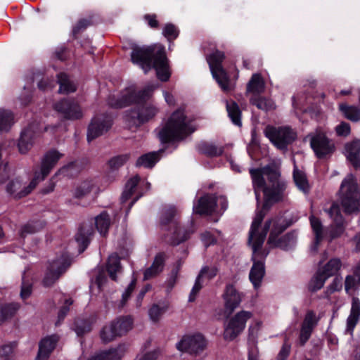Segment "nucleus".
I'll list each match as a JSON object with an SVG mask.
<instances>
[{
	"mask_svg": "<svg viewBox=\"0 0 360 360\" xmlns=\"http://www.w3.org/2000/svg\"><path fill=\"white\" fill-rule=\"evenodd\" d=\"M270 205L271 204L258 205L249 231L248 243L252 250V259L253 261L249 274V279L253 288L256 290L262 286L265 276L264 259L269 254L268 250L262 249L269 225L266 224L262 228L260 222L269 210Z\"/></svg>",
	"mask_w": 360,
	"mask_h": 360,
	"instance_id": "f257e3e1",
	"label": "nucleus"
},
{
	"mask_svg": "<svg viewBox=\"0 0 360 360\" xmlns=\"http://www.w3.org/2000/svg\"><path fill=\"white\" fill-rule=\"evenodd\" d=\"M194 131L186 122L184 111H174L158 133V138L163 144L181 141Z\"/></svg>",
	"mask_w": 360,
	"mask_h": 360,
	"instance_id": "f03ea898",
	"label": "nucleus"
},
{
	"mask_svg": "<svg viewBox=\"0 0 360 360\" xmlns=\"http://www.w3.org/2000/svg\"><path fill=\"white\" fill-rule=\"evenodd\" d=\"M264 134L277 149L283 151L297 138L296 131L289 126L276 127L269 124L265 127Z\"/></svg>",
	"mask_w": 360,
	"mask_h": 360,
	"instance_id": "7ed1b4c3",
	"label": "nucleus"
},
{
	"mask_svg": "<svg viewBox=\"0 0 360 360\" xmlns=\"http://www.w3.org/2000/svg\"><path fill=\"white\" fill-rule=\"evenodd\" d=\"M143 89H150L151 90L148 98L144 102L134 103L136 106L129 110L127 114L129 120L139 126L151 120L158 112L157 107L151 103H148V101L153 96L155 87L150 85Z\"/></svg>",
	"mask_w": 360,
	"mask_h": 360,
	"instance_id": "20e7f679",
	"label": "nucleus"
},
{
	"mask_svg": "<svg viewBox=\"0 0 360 360\" xmlns=\"http://www.w3.org/2000/svg\"><path fill=\"white\" fill-rule=\"evenodd\" d=\"M225 58L223 51L215 50L207 57V61L213 77L224 91H230V79L222 63Z\"/></svg>",
	"mask_w": 360,
	"mask_h": 360,
	"instance_id": "39448f33",
	"label": "nucleus"
},
{
	"mask_svg": "<svg viewBox=\"0 0 360 360\" xmlns=\"http://www.w3.org/2000/svg\"><path fill=\"white\" fill-rule=\"evenodd\" d=\"M150 91V89H142L139 91L131 90L121 96L110 95L107 103L111 108L122 109L134 103L144 102L148 98Z\"/></svg>",
	"mask_w": 360,
	"mask_h": 360,
	"instance_id": "423d86ee",
	"label": "nucleus"
},
{
	"mask_svg": "<svg viewBox=\"0 0 360 360\" xmlns=\"http://www.w3.org/2000/svg\"><path fill=\"white\" fill-rule=\"evenodd\" d=\"M159 45L147 46H136L132 48L131 60L134 64L138 65L146 73L152 69L153 61L155 59L156 51Z\"/></svg>",
	"mask_w": 360,
	"mask_h": 360,
	"instance_id": "0eeeda50",
	"label": "nucleus"
},
{
	"mask_svg": "<svg viewBox=\"0 0 360 360\" xmlns=\"http://www.w3.org/2000/svg\"><path fill=\"white\" fill-rule=\"evenodd\" d=\"M114 124L113 117L108 113H101L95 115L91 120L87 128L86 139L88 142L97 139L107 133Z\"/></svg>",
	"mask_w": 360,
	"mask_h": 360,
	"instance_id": "6e6552de",
	"label": "nucleus"
},
{
	"mask_svg": "<svg viewBox=\"0 0 360 360\" xmlns=\"http://www.w3.org/2000/svg\"><path fill=\"white\" fill-rule=\"evenodd\" d=\"M252 315L250 311L240 310L231 317L224 328V339L229 341L234 340L243 331L247 321L252 317Z\"/></svg>",
	"mask_w": 360,
	"mask_h": 360,
	"instance_id": "1a4fd4ad",
	"label": "nucleus"
},
{
	"mask_svg": "<svg viewBox=\"0 0 360 360\" xmlns=\"http://www.w3.org/2000/svg\"><path fill=\"white\" fill-rule=\"evenodd\" d=\"M261 221H262V220ZM272 223L273 227L268 240V244L272 248H279L284 250L292 249L296 243V237L294 233H288L277 240L278 233L282 232L285 229V227H278L277 223L274 221H269L266 222L264 226H262V222H260V226L263 228L266 224H268L269 228H270ZM268 231L269 230H267V231Z\"/></svg>",
	"mask_w": 360,
	"mask_h": 360,
	"instance_id": "9d476101",
	"label": "nucleus"
},
{
	"mask_svg": "<svg viewBox=\"0 0 360 360\" xmlns=\"http://www.w3.org/2000/svg\"><path fill=\"white\" fill-rule=\"evenodd\" d=\"M54 110L64 120H77L82 117L83 113L78 101L73 98H63L53 104Z\"/></svg>",
	"mask_w": 360,
	"mask_h": 360,
	"instance_id": "9b49d317",
	"label": "nucleus"
},
{
	"mask_svg": "<svg viewBox=\"0 0 360 360\" xmlns=\"http://www.w3.org/2000/svg\"><path fill=\"white\" fill-rule=\"evenodd\" d=\"M310 146L316 157L320 160L326 159L335 151V143L324 133H316L311 138Z\"/></svg>",
	"mask_w": 360,
	"mask_h": 360,
	"instance_id": "f8f14e48",
	"label": "nucleus"
},
{
	"mask_svg": "<svg viewBox=\"0 0 360 360\" xmlns=\"http://www.w3.org/2000/svg\"><path fill=\"white\" fill-rule=\"evenodd\" d=\"M342 201L340 202H359V192L356 176L349 174L342 180L339 191Z\"/></svg>",
	"mask_w": 360,
	"mask_h": 360,
	"instance_id": "ddd939ff",
	"label": "nucleus"
},
{
	"mask_svg": "<svg viewBox=\"0 0 360 360\" xmlns=\"http://www.w3.org/2000/svg\"><path fill=\"white\" fill-rule=\"evenodd\" d=\"M206 347V341L200 333L186 335L177 343L176 347L180 351L198 354Z\"/></svg>",
	"mask_w": 360,
	"mask_h": 360,
	"instance_id": "4468645a",
	"label": "nucleus"
},
{
	"mask_svg": "<svg viewBox=\"0 0 360 360\" xmlns=\"http://www.w3.org/2000/svg\"><path fill=\"white\" fill-rule=\"evenodd\" d=\"M39 124L35 122L30 123L21 132L18 143L20 153H27L33 146L35 139L39 135Z\"/></svg>",
	"mask_w": 360,
	"mask_h": 360,
	"instance_id": "2eb2a0df",
	"label": "nucleus"
},
{
	"mask_svg": "<svg viewBox=\"0 0 360 360\" xmlns=\"http://www.w3.org/2000/svg\"><path fill=\"white\" fill-rule=\"evenodd\" d=\"M63 156L56 149L48 150L41 160L40 172L34 173V178L39 182L44 180L55 167L58 160Z\"/></svg>",
	"mask_w": 360,
	"mask_h": 360,
	"instance_id": "dca6fc26",
	"label": "nucleus"
},
{
	"mask_svg": "<svg viewBox=\"0 0 360 360\" xmlns=\"http://www.w3.org/2000/svg\"><path fill=\"white\" fill-rule=\"evenodd\" d=\"M169 68L165 48L164 46L160 45L156 51L155 59L153 61L152 68L155 70L157 77L161 82H165L169 79L171 72Z\"/></svg>",
	"mask_w": 360,
	"mask_h": 360,
	"instance_id": "f3484780",
	"label": "nucleus"
},
{
	"mask_svg": "<svg viewBox=\"0 0 360 360\" xmlns=\"http://www.w3.org/2000/svg\"><path fill=\"white\" fill-rule=\"evenodd\" d=\"M37 184V179L34 177L27 186H22V181L15 178L8 183L6 192L13 200H17L30 194Z\"/></svg>",
	"mask_w": 360,
	"mask_h": 360,
	"instance_id": "a211bd4d",
	"label": "nucleus"
},
{
	"mask_svg": "<svg viewBox=\"0 0 360 360\" xmlns=\"http://www.w3.org/2000/svg\"><path fill=\"white\" fill-rule=\"evenodd\" d=\"M69 264L65 259H58L50 262L47 266L43 281L45 286H50L65 271Z\"/></svg>",
	"mask_w": 360,
	"mask_h": 360,
	"instance_id": "6ab92c4d",
	"label": "nucleus"
},
{
	"mask_svg": "<svg viewBox=\"0 0 360 360\" xmlns=\"http://www.w3.org/2000/svg\"><path fill=\"white\" fill-rule=\"evenodd\" d=\"M222 297L225 309L232 312L241 303L243 294L240 292L233 284H227Z\"/></svg>",
	"mask_w": 360,
	"mask_h": 360,
	"instance_id": "aec40b11",
	"label": "nucleus"
},
{
	"mask_svg": "<svg viewBox=\"0 0 360 360\" xmlns=\"http://www.w3.org/2000/svg\"><path fill=\"white\" fill-rule=\"evenodd\" d=\"M359 204H333L330 208V210L328 211V214L330 218H332L334 221V222L336 224L337 230L334 232L331 233V238H335L340 236L342 231H343V220L342 215L340 212V205H342V208L345 210L346 212H350L351 208L356 207V205Z\"/></svg>",
	"mask_w": 360,
	"mask_h": 360,
	"instance_id": "412c9836",
	"label": "nucleus"
},
{
	"mask_svg": "<svg viewBox=\"0 0 360 360\" xmlns=\"http://www.w3.org/2000/svg\"><path fill=\"white\" fill-rule=\"evenodd\" d=\"M285 189L286 184L285 182H276L271 186H266L262 191L264 195L262 202H279L283 201Z\"/></svg>",
	"mask_w": 360,
	"mask_h": 360,
	"instance_id": "4be33fe9",
	"label": "nucleus"
},
{
	"mask_svg": "<svg viewBox=\"0 0 360 360\" xmlns=\"http://www.w3.org/2000/svg\"><path fill=\"white\" fill-rule=\"evenodd\" d=\"M99 191L96 180L94 178H87L75 186L72 195L75 198L82 200L91 193L98 194Z\"/></svg>",
	"mask_w": 360,
	"mask_h": 360,
	"instance_id": "5701e85b",
	"label": "nucleus"
},
{
	"mask_svg": "<svg viewBox=\"0 0 360 360\" xmlns=\"http://www.w3.org/2000/svg\"><path fill=\"white\" fill-rule=\"evenodd\" d=\"M218 273V269L215 266H204L200 270L195 283L191 290V295L189 297V301H193L196 294L200 291L203 285L204 279H207L208 281L212 279L214 277L217 276Z\"/></svg>",
	"mask_w": 360,
	"mask_h": 360,
	"instance_id": "b1692460",
	"label": "nucleus"
},
{
	"mask_svg": "<svg viewBox=\"0 0 360 360\" xmlns=\"http://www.w3.org/2000/svg\"><path fill=\"white\" fill-rule=\"evenodd\" d=\"M347 160L356 169H360V140L354 139L345 145Z\"/></svg>",
	"mask_w": 360,
	"mask_h": 360,
	"instance_id": "393cba45",
	"label": "nucleus"
},
{
	"mask_svg": "<svg viewBox=\"0 0 360 360\" xmlns=\"http://www.w3.org/2000/svg\"><path fill=\"white\" fill-rule=\"evenodd\" d=\"M318 319L314 313L309 311L304 319L300 335V342L302 345H304L307 341L309 339L313 328L316 325Z\"/></svg>",
	"mask_w": 360,
	"mask_h": 360,
	"instance_id": "a878e982",
	"label": "nucleus"
},
{
	"mask_svg": "<svg viewBox=\"0 0 360 360\" xmlns=\"http://www.w3.org/2000/svg\"><path fill=\"white\" fill-rule=\"evenodd\" d=\"M214 186V183H210L207 186L204 185L202 190L198 192V195L200 196L195 202H227V198L224 195L217 192L212 193L202 191L212 190Z\"/></svg>",
	"mask_w": 360,
	"mask_h": 360,
	"instance_id": "bb28decb",
	"label": "nucleus"
},
{
	"mask_svg": "<svg viewBox=\"0 0 360 360\" xmlns=\"http://www.w3.org/2000/svg\"><path fill=\"white\" fill-rule=\"evenodd\" d=\"M360 318V300L357 297H353L352 307L349 316L346 321L345 332L352 335L354 329Z\"/></svg>",
	"mask_w": 360,
	"mask_h": 360,
	"instance_id": "cd10ccee",
	"label": "nucleus"
},
{
	"mask_svg": "<svg viewBox=\"0 0 360 360\" xmlns=\"http://www.w3.org/2000/svg\"><path fill=\"white\" fill-rule=\"evenodd\" d=\"M165 152V149L158 151L149 152L141 155L136 162V167L153 168L160 160V155Z\"/></svg>",
	"mask_w": 360,
	"mask_h": 360,
	"instance_id": "c85d7f7f",
	"label": "nucleus"
},
{
	"mask_svg": "<svg viewBox=\"0 0 360 360\" xmlns=\"http://www.w3.org/2000/svg\"><path fill=\"white\" fill-rule=\"evenodd\" d=\"M250 174L252 180L257 202H260V193L266 186L264 175L260 168L250 169Z\"/></svg>",
	"mask_w": 360,
	"mask_h": 360,
	"instance_id": "c756f323",
	"label": "nucleus"
},
{
	"mask_svg": "<svg viewBox=\"0 0 360 360\" xmlns=\"http://www.w3.org/2000/svg\"><path fill=\"white\" fill-rule=\"evenodd\" d=\"M58 342L56 335H51L44 338L39 345L38 355L36 360H46L56 347Z\"/></svg>",
	"mask_w": 360,
	"mask_h": 360,
	"instance_id": "7c9ffc66",
	"label": "nucleus"
},
{
	"mask_svg": "<svg viewBox=\"0 0 360 360\" xmlns=\"http://www.w3.org/2000/svg\"><path fill=\"white\" fill-rule=\"evenodd\" d=\"M93 233V229L89 224H84L79 228L77 233L75 236V240L79 245V252H82L87 247Z\"/></svg>",
	"mask_w": 360,
	"mask_h": 360,
	"instance_id": "2f4dec72",
	"label": "nucleus"
},
{
	"mask_svg": "<svg viewBox=\"0 0 360 360\" xmlns=\"http://www.w3.org/2000/svg\"><path fill=\"white\" fill-rule=\"evenodd\" d=\"M197 150L200 153L208 158H216L223 155L224 148L218 147L213 143L201 141L197 145Z\"/></svg>",
	"mask_w": 360,
	"mask_h": 360,
	"instance_id": "473e14b6",
	"label": "nucleus"
},
{
	"mask_svg": "<svg viewBox=\"0 0 360 360\" xmlns=\"http://www.w3.org/2000/svg\"><path fill=\"white\" fill-rule=\"evenodd\" d=\"M250 103L266 112L276 109L274 101L271 98L261 94L252 95L250 98Z\"/></svg>",
	"mask_w": 360,
	"mask_h": 360,
	"instance_id": "72a5a7b5",
	"label": "nucleus"
},
{
	"mask_svg": "<svg viewBox=\"0 0 360 360\" xmlns=\"http://www.w3.org/2000/svg\"><path fill=\"white\" fill-rule=\"evenodd\" d=\"M265 90V82L259 73H255L247 84L246 91L252 95H259Z\"/></svg>",
	"mask_w": 360,
	"mask_h": 360,
	"instance_id": "f704fd0d",
	"label": "nucleus"
},
{
	"mask_svg": "<svg viewBox=\"0 0 360 360\" xmlns=\"http://www.w3.org/2000/svg\"><path fill=\"white\" fill-rule=\"evenodd\" d=\"M226 108L231 122L235 126L241 127L243 125L242 111L238 104L234 101H226Z\"/></svg>",
	"mask_w": 360,
	"mask_h": 360,
	"instance_id": "c9c22d12",
	"label": "nucleus"
},
{
	"mask_svg": "<svg viewBox=\"0 0 360 360\" xmlns=\"http://www.w3.org/2000/svg\"><path fill=\"white\" fill-rule=\"evenodd\" d=\"M360 287V261L352 269V274L345 278V288L347 292L355 290Z\"/></svg>",
	"mask_w": 360,
	"mask_h": 360,
	"instance_id": "e433bc0d",
	"label": "nucleus"
},
{
	"mask_svg": "<svg viewBox=\"0 0 360 360\" xmlns=\"http://www.w3.org/2000/svg\"><path fill=\"white\" fill-rule=\"evenodd\" d=\"M126 352L124 345H120L117 348L93 356L89 360H120Z\"/></svg>",
	"mask_w": 360,
	"mask_h": 360,
	"instance_id": "4c0bfd02",
	"label": "nucleus"
},
{
	"mask_svg": "<svg viewBox=\"0 0 360 360\" xmlns=\"http://www.w3.org/2000/svg\"><path fill=\"white\" fill-rule=\"evenodd\" d=\"M292 177L296 186L300 191L304 194L309 193L310 186L307 176L303 171L298 169L297 166L294 167Z\"/></svg>",
	"mask_w": 360,
	"mask_h": 360,
	"instance_id": "58836bf2",
	"label": "nucleus"
},
{
	"mask_svg": "<svg viewBox=\"0 0 360 360\" xmlns=\"http://www.w3.org/2000/svg\"><path fill=\"white\" fill-rule=\"evenodd\" d=\"M165 256L162 254H158L155 257V259L150 268L147 269L144 272V279H150L160 272H161L164 267Z\"/></svg>",
	"mask_w": 360,
	"mask_h": 360,
	"instance_id": "ea45409f",
	"label": "nucleus"
},
{
	"mask_svg": "<svg viewBox=\"0 0 360 360\" xmlns=\"http://www.w3.org/2000/svg\"><path fill=\"white\" fill-rule=\"evenodd\" d=\"M57 83L59 84L58 92L60 94H68L77 90L76 86L69 79L68 75L65 72H60L57 75Z\"/></svg>",
	"mask_w": 360,
	"mask_h": 360,
	"instance_id": "a19ab883",
	"label": "nucleus"
},
{
	"mask_svg": "<svg viewBox=\"0 0 360 360\" xmlns=\"http://www.w3.org/2000/svg\"><path fill=\"white\" fill-rule=\"evenodd\" d=\"M342 266L341 260L338 258L330 259L326 264L319 267V271L327 278L333 276L340 269Z\"/></svg>",
	"mask_w": 360,
	"mask_h": 360,
	"instance_id": "79ce46f5",
	"label": "nucleus"
},
{
	"mask_svg": "<svg viewBox=\"0 0 360 360\" xmlns=\"http://www.w3.org/2000/svg\"><path fill=\"white\" fill-rule=\"evenodd\" d=\"M82 167L77 161H72L62 167L56 174V176L63 175L70 178H73L78 175Z\"/></svg>",
	"mask_w": 360,
	"mask_h": 360,
	"instance_id": "37998d69",
	"label": "nucleus"
},
{
	"mask_svg": "<svg viewBox=\"0 0 360 360\" xmlns=\"http://www.w3.org/2000/svg\"><path fill=\"white\" fill-rule=\"evenodd\" d=\"M13 123V113L9 110L0 108V133L8 131Z\"/></svg>",
	"mask_w": 360,
	"mask_h": 360,
	"instance_id": "c03bdc74",
	"label": "nucleus"
},
{
	"mask_svg": "<svg viewBox=\"0 0 360 360\" xmlns=\"http://www.w3.org/2000/svg\"><path fill=\"white\" fill-rule=\"evenodd\" d=\"M167 309L168 304L165 302L154 304L148 310L150 319L153 322H158Z\"/></svg>",
	"mask_w": 360,
	"mask_h": 360,
	"instance_id": "a18cd8bd",
	"label": "nucleus"
},
{
	"mask_svg": "<svg viewBox=\"0 0 360 360\" xmlns=\"http://www.w3.org/2000/svg\"><path fill=\"white\" fill-rule=\"evenodd\" d=\"M139 181L140 177L135 176L127 181L124 190L121 195V202H126L132 197Z\"/></svg>",
	"mask_w": 360,
	"mask_h": 360,
	"instance_id": "49530a36",
	"label": "nucleus"
},
{
	"mask_svg": "<svg viewBox=\"0 0 360 360\" xmlns=\"http://www.w3.org/2000/svg\"><path fill=\"white\" fill-rule=\"evenodd\" d=\"M339 110L349 120L356 122L360 119V109L356 106L340 103L339 105Z\"/></svg>",
	"mask_w": 360,
	"mask_h": 360,
	"instance_id": "de8ad7c7",
	"label": "nucleus"
},
{
	"mask_svg": "<svg viewBox=\"0 0 360 360\" xmlns=\"http://www.w3.org/2000/svg\"><path fill=\"white\" fill-rule=\"evenodd\" d=\"M107 271L110 277L112 280H115L116 274H119L121 271L120 259L116 254H112L108 257L107 262Z\"/></svg>",
	"mask_w": 360,
	"mask_h": 360,
	"instance_id": "09e8293b",
	"label": "nucleus"
},
{
	"mask_svg": "<svg viewBox=\"0 0 360 360\" xmlns=\"http://www.w3.org/2000/svg\"><path fill=\"white\" fill-rule=\"evenodd\" d=\"M116 325V329L120 336L125 334L132 328L133 320L130 316L119 318L116 321L112 322Z\"/></svg>",
	"mask_w": 360,
	"mask_h": 360,
	"instance_id": "8fccbe9b",
	"label": "nucleus"
},
{
	"mask_svg": "<svg viewBox=\"0 0 360 360\" xmlns=\"http://www.w3.org/2000/svg\"><path fill=\"white\" fill-rule=\"evenodd\" d=\"M95 224L100 234L105 236L110 224L109 216L105 213L101 214L95 218Z\"/></svg>",
	"mask_w": 360,
	"mask_h": 360,
	"instance_id": "3c124183",
	"label": "nucleus"
},
{
	"mask_svg": "<svg viewBox=\"0 0 360 360\" xmlns=\"http://www.w3.org/2000/svg\"><path fill=\"white\" fill-rule=\"evenodd\" d=\"M310 224L313 232L315 235V244L316 245L323 238L324 230L321 221L319 220V219L314 217L313 212L310 217Z\"/></svg>",
	"mask_w": 360,
	"mask_h": 360,
	"instance_id": "603ef678",
	"label": "nucleus"
},
{
	"mask_svg": "<svg viewBox=\"0 0 360 360\" xmlns=\"http://www.w3.org/2000/svg\"><path fill=\"white\" fill-rule=\"evenodd\" d=\"M117 336L120 335L116 329V325L112 323L105 326L101 332V340L105 342L112 341Z\"/></svg>",
	"mask_w": 360,
	"mask_h": 360,
	"instance_id": "864d4df0",
	"label": "nucleus"
},
{
	"mask_svg": "<svg viewBox=\"0 0 360 360\" xmlns=\"http://www.w3.org/2000/svg\"><path fill=\"white\" fill-rule=\"evenodd\" d=\"M162 34L171 43L179 37V30L174 24L167 22L162 30Z\"/></svg>",
	"mask_w": 360,
	"mask_h": 360,
	"instance_id": "5fc2aeb1",
	"label": "nucleus"
},
{
	"mask_svg": "<svg viewBox=\"0 0 360 360\" xmlns=\"http://www.w3.org/2000/svg\"><path fill=\"white\" fill-rule=\"evenodd\" d=\"M129 154H121L110 158L108 165L109 167L112 170H116L123 166L129 159Z\"/></svg>",
	"mask_w": 360,
	"mask_h": 360,
	"instance_id": "6e6d98bb",
	"label": "nucleus"
},
{
	"mask_svg": "<svg viewBox=\"0 0 360 360\" xmlns=\"http://www.w3.org/2000/svg\"><path fill=\"white\" fill-rule=\"evenodd\" d=\"M217 204H194L193 210L195 214L200 215L212 214L216 210Z\"/></svg>",
	"mask_w": 360,
	"mask_h": 360,
	"instance_id": "4d7b16f0",
	"label": "nucleus"
},
{
	"mask_svg": "<svg viewBox=\"0 0 360 360\" xmlns=\"http://www.w3.org/2000/svg\"><path fill=\"white\" fill-rule=\"evenodd\" d=\"M92 25L91 19L82 18L78 20L76 25L72 28V37L74 39H77L79 34L83 32L86 29Z\"/></svg>",
	"mask_w": 360,
	"mask_h": 360,
	"instance_id": "13d9d810",
	"label": "nucleus"
},
{
	"mask_svg": "<svg viewBox=\"0 0 360 360\" xmlns=\"http://www.w3.org/2000/svg\"><path fill=\"white\" fill-rule=\"evenodd\" d=\"M18 307L19 306L17 304H10L5 307H0V323L12 316Z\"/></svg>",
	"mask_w": 360,
	"mask_h": 360,
	"instance_id": "bf43d9fd",
	"label": "nucleus"
},
{
	"mask_svg": "<svg viewBox=\"0 0 360 360\" xmlns=\"http://www.w3.org/2000/svg\"><path fill=\"white\" fill-rule=\"evenodd\" d=\"M328 278L324 276L319 270L316 274L311 278L309 283V288L312 291L321 289Z\"/></svg>",
	"mask_w": 360,
	"mask_h": 360,
	"instance_id": "052dcab7",
	"label": "nucleus"
},
{
	"mask_svg": "<svg viewBox=\"0 0 360 360\" xmlns=\"http://www.w3.org/2000/svg\"><path fill=\"white\" fill-rule=\"evenodd\" d=\"M262 326L263 321L262 320L258 319L252 320L248 328L250 337L252 338H257L258 333L262 329Z\"/></svg>",
	"mask_w": 360,
	"mask_h": 360,
	"instance_id": "680f3d73",
	"label": "nucleus"
},
{
	"mask_svg": "<svg viewBox=\"0 0 360 360\" xmlns=\"http://www.w3.org/2000/svg\"><path fill=\"white\" fill-rule=\"evenodd\" d=\"M91 329V325L86 321H77L75 323V327L74 328L77 335H82L85 333L90 331Z\"/></svg>",
	"mask_w": 360,
	"mask_h": 360,
	"instance_id": "e2e57ef3",
	"label": "nucleus"
},
{
	"mask_svg": "<svg viewBox=\"0 0 360 360\" xmlns=\"http://www.w3.org/2000/svg\"><path fill=\"white\" fill-rule=\"evenodd\" d=\"M335 130L338 136L346 137L351 132L350 124L346 122H341L335 127Z\"/></svg>",
	"mask_w": 360,
	"mask_h": 360,
	"instance_id": "0e129e2a",
	"label": "nucleus"
},
{
	"mask_svg": "<svg viewBox=\"0 0 360 360\" xmlns=\"http://www.w3.org/2000/svg\"><path fill=\"white\" fill-rule=\"evenodd\" d=\"M143 19L150 28L154 30L159 28L160 22L157 19L156 14H146L143 15Z\"/></svg>",
	"mask_w": 360,
	"mask_h": 360,
	"instance_id": "69168bd1",
	"label": "nucleus"
},
{
	"mask_svg": "<svg viewBox=\"0 0 360 360\" xmlns=\"http://www.w3.org/2000/svg\"><path fill=\"white\" fill-rule=\"evenodd\" d=\"M54 84L53 80H51L49 79H41L37 83V87L39 90L42 91H46L48 90H51L53 88Z\"/></svg>",
	"mask_w": 360,
	"mask_h": 360,
	"instance_id": "338daca9",
	"label": "nucleus"
},
{
	"mask_svg": "<svg viewBox=\"0 0 360 360\" xmlns=\"http://www.w3.org/2000/svg\"><path fill=\"white\" fill-rule=\"evenodd\" d=\"M290 345L285 342L278 353V360H285L290 352Z\"/></svg>",
	"mask_w": 360,
	"mask_h": 360,
	"instance_id": "774afa93",
	"label": "nucleus"
}]
</instances>
